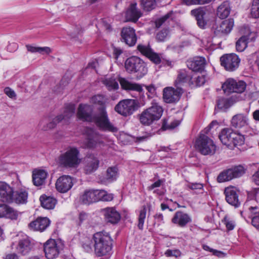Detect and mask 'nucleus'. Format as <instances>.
<instances>
[{"label":"nucleus","mask_w":259,"mask_h":259,"mask_svg":"<svg viewBox=\"0 0 259 259\" xmlns=\"http://www.w3.org/2000/svg\"><path fill=\"white\" fill-rule=\"evenodd\" d=\"M222 223L225 225L228 231L233 230L236 226L235 222L227 216L224 217L222 220Z\"/></svg>","instance_id":"47"},{"label":"nucleus","mask_w":259,"mask_h":259,"mask_svg":"<svg viewBox=\"0 0 259 259\" xmlns=\"http://www.w3.org/2000/svg\"><path fill=\"white\" fill-rule=\"evenodd\" d=\"M195 146L202 155H213L216 150V146L213 141L204 134H201L196 141Z\"/></svg>","instance_id":"8"},{"label":"nucleus","mask_w":259,"mask_h":259,"mask_svg":"<svg viewBox=\"0 0 259 259\" xmlns=\"http://www.w3.org/2000/svg\"><path fill=\"white\" fill-rule=\"evenodd\" d=\"M60 242L55 240H48L44 245L46 257L48 259H53L57 257L60 253Z\"/></svg>","instance_id":"12"},{"label":"nucleus","mask_w":259,"mask_h":259,"mask_svg":"<svg viewBox=\"0 0 259 259\" xmlns=\"http://www.w3.org/2000/svg\"><path fill=\"white\" fill-rule=\"evenodd\" d=\"M26 47L27 51L32 53L37 52L42 54H49L51 52V49L47 47H37L29 45H26Z\"/></svg>","instance_id":"39"},{"label":"nucleus","mask_w":259,"mask_h":259,"mask_svg":"<svg viewBox=\"0 0 259 259\" xmlns=\"http://www.w3.org/2000/svg\"><path fill=\"white\" fill-rule=\"evenodd\" d=\"M226 200L230 204L236 207L240 205V202L238 199V195L235 188L231 187H227L225 189Z\"/></svg>","instance_id":"18"},{"label":"nucleus","mask_w":259,"mask_h":259,"mask_svg":"<svg viewBox=\"0 0 259 259\" xmlns=\"http://www.w3.org/2000/svg\"><path fill=\"white\" fill-rule=\"evenodd\" d=\"M192 75L188 74L185 70H181L179 71L178 77L175 81V84L178 86L180 84L188 82L191 83Z\"/></svg>","instance_id":"37"},{"label":"nucleus","mask_w":259,"mask_h":259,"mask_svg":"<svg viewBox=\"0 0 259 259\" xmlns=\"http://www.w3.org/2000/svg\"><path fill=\"white\" fill-rule=\"evenodd\" d=\"M94 251L98 256L109 254L112 249V239L109 233L101 231L96 233L93 236Z\"/></svg>","instance_id":"4"},{"label":"nucleus","mask_w":259,"mask_h":259,"mask_svg":"<svg viewBox=\"0 0 259 259\" xmlns=\"http://www.w3.org/2000/svg\"><path fill=\"white\" fill-rule=\"evenodd\" d=\"M39 200L41 206L48 209H53L56 204L57 200L53 197L42 195L40 197Z\"/></svg>","instance_id":"36"},{"label":"nucleus","mask_w":259,"mask_h":259,"mask_svg":"<svg viewBox=\"0 0 259 259\" xmlns=\"http://www.w3.org/2000/svg\"><path fill=\"white\" fill-rule=\"evenodd\" d=\"M206 60L202 57H195L187 61V66L193 71H200L204 69Z\"/></svg>","instance_id":"21"},{"label":"nucleus","mask_w":259,"mask_h":259,"mask_svg":"<svg viewBox=\"0 0 259 259\" xmlns=\"http://www.w3.org/2000/svg\"><path fill=\"white\" fill-rule=\"evenodd\" d=\"M4 92L9 97L11 98H15L16 96L15 92L9 87H7L4 89Z\"/></svg>","instance_id":"56"},{"label":"nucleus","mask_w":259,"mask_h":259,"mask_svg":"<svg viewBox=\"0 0 259 259\" xmlns=\"http://www.w3.org/2000/svg\"><path fill=\"white\" fill-rule=\"evenodd\" d=\"M234 26V21L229 19L222 22L216 28L214 33L217 35L227 34L230 32Z\"/></svg>","instance_id":"23"},{"label":"nucleus","mask_w":259,"mask_h":259,"mask_svg":"<svg viewBox=\"0 0 259 259\" xmlns=\"http://www.w3.org/2000/svg\"><path fill=\"white\" fill-rule=\"evenodd\" d=\"M121 41L125 42L130 47L135 45L137 37L135 33V30L131 27H125L122 28L121 31Z\"/></svg>","instance_id":"14"},{"label":"nucleus","mask_w":259,"mask_h":259,"mask_svg":"<svg viewBox=\"0 0 259 259\" xmlns=\"http://www.w3.org/2000/svg\"><path fill=\"white\" fill-rule=\"evenodd\" d=\"M142 13L137 8V4H131L126 10L125 13V19L126 21L136 22L142 16Z\"/></svg>","instance_id":"20"},{"label":"nucleus","mask_w":259,"mask_h":259,"mask_svg":"<svg viewBox=\"0 0 259 259\" xmlns=\"http://www.w3.org/2000/svg\"><path fill=\"white\" fill-rule=\"evenodd\" d=\"M221 64L228 71H234L239 65L240 59L235 54H228L220 58Z\"/></svg>","instance_id":"10"},{"label":"nucleus","mask_w":259,"mask_h":259,"mask_svg":"<svg viewBox=\"0 0 259 259\" xmlns=\"http://www.w3.org/2000/svg\"><path fill=\"white\" fill-rule=\"evenodd\" d=\"M252 180L256 185H259V168L252 176Z\"/></svg>","instance_id":"61"},{"label":"nucleus","mask_w":259,"mask_h":259,"mask_svg":"<svg viewBox=\"0 0 259 259\" xmlns=\"http://www.w3.org/2000/svg\"><path fill=\"white\" fill-rule=\"evenodd\" d=\"M230 170L232 172L231 175L233 179L241 176L245 172L244 167L241 165H238L231 168Z\"/></svg>","instance_id":"46"},{"label":"nucleus","mask_w":259,"mask_h":259,"mask_svg":"<svg viewBox=\"0 0 259 259\" xmlns=\"http://www.w3.org/2000/svg\"><path fill=\"white\" fill-rule=\"evenodd\" d=\"M91 101L93 103L103 105L105 102L104 97L101 95H95L91 99Z\"/></svg>","instance_id":"52"},{"label":"nucleus","mask_w":259,"mask_h":259,"mask_svg":"<svg viewBox=\"0 0 259 259\" xmlns=\"http://www.w3.org/2000/svg\"><path fill=\"white\" fill-rule=\"evenodd\" d=\"M136 101L133 99H125L120 101L115 107V110L124 116H129L136 110Z\"/></svg>","instance_id":"11"},{"label":"nucleus","mask_w":259,"mask_h":259,"mask_svg":"<svg viewBox=\"0 0 259 259\" xmlns=\"http://www.w3.org/2000/svg\"><path fill=\"white\" fill-rule=\"evenodd\" d=\"M165 255L167 257L175 256L178 257L181 256V252L178 249L170 250L168 249L165 252Z\"/></svg>","instance_id":"53"},{"label":"nucleus","mask_w":259,"mask_h":259,"mask_svg":"<svg viewBox=\"0 0 259 259\" xmlns=\"http://www.w3.org/2000/svg\"><path fill=\"white\" fill-rule=\"evenodd\" d=\"M247 116L244 114L240 113L233 116L231 124L235 128H240L247 125Z\"/></svg>","instance_id":"29"},{"label":"nucleus","mask_w":259,"mask_h":259,"mask_svg":"<svg viewBox=\"0 0 259 259\" xmlns=\"http://www.w3.org/2000/svg\"><path fill=\"white\" fill-rule=\"evenodd\" d=\"M98 190L85 191L80 197V201L85 204L98 201Z\"/></svg>","instance_id":"28"},{"label":"nucleus","mask_w":259,"mask_h":259,"mask_svg":"<svg viewBox=\"0 0 259 259\" xmlns=\"http://www.w3.org/2000/svg\"><path fill=\"white\" fill-rule=\"evenodd\" d=\"M93 108L91 105L80 104L77 116L83 121L94 122L100 129L104 131L116 132L118 129L109 120L105 107L99 109V112L93 116Z\"/></svg>","instance_id":"1"},{"label":"nucleus","mask_w":259,"mask_h":259,"mask_svg":"<svg viewBox=\"0 0 259 259\" xmlns=\"http://www.w3.org/2000/svg\"><path fill=\"white\" fill-rule=\"evenodd\" d=\"M212 254L213 255H215L219 257H224L225 255V254L223 252L216 249H213Z\"/></svg>","instance_id":"64"},{"label":"nucleus","mask_w":259,"mask_h":259,"mask_svg":"<svg viewBox=\"0 0 259 259\" xmlns=\"http://www.w3.org/2000/svg\"><path fill=\"white\" fill-rule=\"evenodd\" d=\"M137 49L154 63L158 64L161 62V60L159 55L154 52L149 44L147 45L140 44L137 46Z\"/></svg>","instance_id":"15"},{"label":"nucleus","mask_w":259,"mask_h":259,"mask_svg":"<svg viewBox=\"0 0 259 259\" xmlns=\"http://www.w3.org/2000/svg\"><path fill=\"white\" fill-rule=\"evenodd\" d=\"M28 193L26 189L23 187L20 181L19 188L14 190L13 203L17 204H25L28 201Z\"/></svg>","instance_id":"16"},{"label":"nucleus","mask_w":259,"mask_h":259,"mask_svg":"<svg viewBox=\"0 0 259 259\" xmlns=\"http://www.w3.org/2000/svg\"><path fill=\"white\" fill-rule=\"evenodd\" d=\"M206 78L204 75L193 73L192 75L190 84L201 86L204 84Z\"/></svg>","instance_id":"38"},{"label":"nucleus","mask_w":259,"mask_h":259,"mask_svg":"<svg viewBox=\"0 0 259 259\" xmlns=\"http://www.w3.org/2000/svg\"><path fill=\"white\" fill-rule=\"evenodd\" d=\"M163 110L162 107L157 102L153 101L151 106L144 110L140 115V121L145 125H149L161 117Z\"/></svg>","instance_id":"6"},{"label":"nucleus","mask_w":259,"mask_h":259,"mask_svg":"<svg viewBox=\"0 0 259 259\" xmlns=\"http://www.w3.org/2000/svg\"><path fill=\"white\" fill-rule=\"evenodd\" d=\"M19 185L20 180L18 178L13 181L11 185L5 182L0 181V197L2 201L12 203L14 190L19 188Z\"/></svg>","instance_id":"7"},{"label":"nucleus","mask_w":259,"mask_h":259,"mask_svg":"<svg viewBox=\"0 0 259 259\" xmlns=\"http://www.w3.org/2000/svg\"><path fill=\"white\" fill-rule=\"evenodd\" d=\"M231 172L230 169L223 171L218 176L217 178L218 181L219 183H222L232 180L233 178L231 175Z\"/></svg>","instance_id":"42"},{"label":"nucleus","mask_w":259,"mask_h":259,"mask_svg":"<svg viewBox=\"0 0 259 259\" xmlns=\"http://www.w3.org/2000/svg\"><path fill=\"white\" fill-rule=\"evenodd\" d=\"M168 31L167 29H163L157 33L156 39L158 41H164L168 37Z\"/></svg>","instance_id":"51"},{"label":"nucleus","mask_w":259,"mask_h":259,"mask_svg":"<svg viewBox=\"0 0 259 259\" xmlns=\"http://www.w3.org/2000/svg\"><path fill=\"white\" fill-rule=\"evenodd\" d=\"M171 222L181 227H184L191 222V219L188 214L182 211H178L175 213Z\"/></svg>","instance_id":"22"},{"label":"nucleus","mask_w":259,"mask_h":259,"mask_svg":"<svg viewBox=\"0 0 259 259\" xmlns=\"http://www.w3.org/2000/svg\"><path fill=\"white\" fill-rule=\"evenodd\" d=\"M98 201L102 200L104 201H111L113 198L112 194H108L104 190H98Z\"/></svg>","instance_id":"45"},{"label":"nucleus","mask_w":259,"mask_h":259,"mask_svg":"<svg viewBox=\"0 0 259 259\" xmlns=\"http://www.w3.org/2000/svg\"><path fill=\"white\" fill-rule=\"evenodd\" d=\"M87 138L85 142L87 148H93L96 146L100 141V136L98 133L92 128L87 130Z\"/></svg>","instance_id":"26"},{"label":"nucleus","mask_w":259,"mask_h":259,"mask_svg":"<svg viewBox=\"0 0 259 259\" xmlns=\"http://www.w3.org/2000/svg\"><path fill=\"white\" fill-rule=\"evenodd\" d=\"M125 68L128 73H138L140 77L147 73V69L144 62L139 57L133 56L126 59Z\"/></svg>","instance_id":"9"},{"label":"nucleus","mask_w":259,"mask_h":259,"mask_svg":"<svg viewBox=\"0 0 259 259\" xmlns=\"http://www.w3.org/2000/svg\"><path fill=\"white\" fill-rule=\"evenodd\" d=\"M58 165L66 169L75 168L81 163L80 151L74 146L67 147L57 158Z\"/></svg>","instance_id":"3"},{"label":"nucleus","mask_w":259,"mask_h":259,"mask_svg":"<svg viewBox=\"0 0 259 259\" xmlns=\"http://www.w3.org/2000/svg\"><path fill=\"white\" fill-rule=\"evenodd\" d=\"M48 174L44 170H35L33 172L32 181L34 185L39 186L43 185L47 177Z\"/></svg>","instance_id":"30"},{"label":"nucleus","mask_w":259,"mask_h":259,"mask_svg":"<svg viewBox=\"0 0 259 259\" xmlns=\"http://www.w3.org/2000/svg\"><path fill=\"white\" fill-rule=\"evenodd\" d=\"M182 90L181 88L177 87L175 89L172 87H166L163 90V98L166 103H175L180 99L182 94Z\"/></svg>","instance_id":"13"},{"label":"nucleus","mask_w":259,"mask_h":259,"mask_svg":"<svg viewBox=\"0 0 259 259\" xmlns=\"http://www.w3.org/2000/svg\"><path fill=\"white\" fill-rule=\"evenodd\" d=\"M106 221L111 224H116L120 220L119 213L113 207L106 208L102 210Z\"/></svg>","instance_id":"25"},{"label":"nucleus","mask_w":259,"mask_h":259,"mask_svg":"<svg viewBox=\"0 0 259 259\" xmlns=\"http://www.w3.org/2000/svg\"><path fill=\"white\" fill-rule=\"evenodd\" d=\"M32 245L28 238L20 240L17 250L18 253L22 254H27L32 249Z\"/></svg>","instance_id":"33"},{"label":"nucleus","mask_w":259,"mask_h":259,"mask_svg":"<svg viewBox=\"0 0 259 259\" xmlns=\"http://www.w3.org/2000/svg\"><path fill=\"white\" fill-rule=\"evenodd\" d=\"M119 83L121 88L125 90L135 91L139 92L142 91V86L136 83L131 82L124 78H119Z\"/></svg>","instance_id":"31"},{"label":"nucleus","mask_w":259,"mask_h":259,"mask_svg":"<svg viewBox=\"0 0 259 259\" xmlns=\"http://www.w3.org/2000/svg\"><path fill=\"white\" fill-rule=\"evenodd\" d=\"M248 209L250 211V213H252L254 216L257 215L258 214H255L254 212L259 211V207L255 206H250L248 207Z\"/></svg>","instance_id":"63"},{"label":"nucleus","mask_w":259,"mask_h":259,"mask_svg":"<svg viewBox=\"0 0 259 259\" xmlns=\"http://www.w3.org/2000/svg\"><path fill=\"white\" fill-rule=\"evenodd\" d=\"M189 188L193 190L202 189L203 188V185L200 183L191 184L189 186Z\"/></svg>","instance_id":"62"},{"label":"nucleus","mask_w":259,"mask_h":259,"mask_svg":"<svg viewBox=\"0 0 259 259\" xmlns=\"http://www.w3.org/2000/svg\"><path fill=\"white\" fill-rule=\"evenodd\" d=\"M255 214H258L257 215L252 216V225L256 229L259 230V211L254 212Z\"/></svg>","instance_id":"54"},{"label":"nucleus","mask_w":259,"mask_h":259,"mask_svg":"<svg viewBox=\"0 0 259 259\" xmlns=\"http://www.w3.org/2000/svg\"><path fill=\"white\" fill-rule=\"evenodd\" d=\"M232 143L231 147L232 146H236L238 145H242L244 142V136L238 133L234 132L232 135Z\"/></svg>","instance_id":"40"},{"label":"nucleus","mask_w":259,"mask_h":259,"mask_svg":"<svg viewBox=\"0 0 259 259\" xmlns=\"http://www.w3.org/2000/svg\"><path fill=\"white\" fill-rule=\"evenodd\" d=\"M259 191V188L253 189L250 191L248 192V198L250 200L255 198L256 194Z\"/></svg>","instance_id":"57"},{"label":"nucleus","mask_w":259,"mask_h":259,"mask_svg":"<svg viewBox=\"0 0 259 259\" xmlns=\"http://www.w3.org/2000/svg\"><path fill=\"white\" fill-rule=\"evenodd\" d=\"M233 131L230 128H224L219 135V138L222 143L228 147H231L232 135Z\"/></svg>","instance_id":"32"},{"label":"nucleus","mask_w":259,"mask_h":259,"mask_svg":"<svg viewBox=\"0 0 259 259\" xmlns=\"http://www.w3.org/2000/svg\"><path fill=\"white\" fill-rule=\"evenodd\" d=\"M7 208L5 217L11 220H16L19 215L18 212L9 206H7Z\"/></svg>","instance_id":"48"},{"label":"nucleus","mask_w":259,"mask_h":259,"mask_svg":"<svg viewBox=\"0 0 259 259\" xmlns=\"http://www.w3.org/2000/svg\"><path fill=\"white\" fill-rule=\"evenodd\" d=\"M75 110V106L74 104H67L65 107L63 113L57 116L51 121L47 123L45 120H42L40 122L41 129L44 131L53 129L61 121L67 124L70 118L74 114Z\"/></svg>","instance_id":"5"},{"label":"nucleus","mask_w":259,"mask_h":259,"mask_svg":"<svg viewBox=\"0 0 259 259\" xmlns=\"http://www.w3.org/2000/svg\"><path fill=\"white\" fill-rule=\"evenodd\" d=\"M7 206L5 204H0V218L5 217L7 210Z\"/></svg>","instance_id":"59"},{"label":"nucleus","mask_w":259,"mask_h":259,"mask_svg":"<svg viewBox=\"0 0 259 259\" xmlns=\"http://www.w3.org/2000/svg\"><path fill=\"white\" fill-rule=\"evenodd\" d=\"M180 123V121L179 120H174L172 121L170 123L168 124L167 120L165 119H164L163 120V123L162 125V128H163L164 130H167V129H173L177 126H178Z\"/></svg>","instance_id":"50"},{"label":"nucleus","mask_w":259,"mask_h":259,"mask_svg":"<svg viewBox=\"0 0 259 259\" xmlns=\"http://www.w3.org/2000/svg\"><path fill=\"white\" fill-rule=\"evenodd\" d=\"M173 11H171L167 13L164 16L161 17V18L158 19L155 21V25L157 28H159L162 24L164 23L166 20L170 18L173 14Z\"/></svg>","instance_id":"49"},{"label":"nucleus","mask_w":259,"mask_h":259,"mask_svg":"<svg viewBox=\"0 0 259 259\" xmlns=\"http://www.w3.org/2000/svg\"><path fill=\"white\" fill-rule=\"evenodd\" d=\"M50 221L47 218H39L29 224V227L34 231L42 232L49 227Z\"/></svg>","instance_id":"24"},{"label":"nucleus","mask_w":259,"mask_h":259,"mask_svg":"<svg viewBox=\"0 0 259 259\" xmlns=\"http://www.w3.org/2000/svg\"><path fill=\"white\" fill-rule=\"evenodd\" d=\"M146 208L144 206L140 211V213L138 218V227L139 229L143 230L145 219L146 215Z\"/></svg>","instance_id":"44"},{"label":"nucleus","mask_w":259,"mask_h":259,"mask_svg":"<svg viewBox=\"0 0 259 259\" xmlns=\"http://www.w3.org/2000/svg\"><path fill=\"white\" fill-rule=\"evenodd\" d=\"M191 13L195 17L198 26L204 28L207 23L206 11L203 8H199L192 10Z\"/></svg>","instance_id":"27"},{"label":"nucleus","mask_w":259,"mask_h":259,"mask_svg":"<svg viewBox=\"0 0 259 259\" xmlns=\"http://www.w3.org/2000/svg\"><path fill=\"white\" fill-rule=\"evenodd\" d=\"M84 170L86 174H91L97 169L99 160L96 155L89 154L85 159Z\"/></svg>","instance_id":"19"},{"label":"nucleus","mask_w":259,"mask_h":259,"mask_svg":"<svg viewBox=\"0 0 259 259\" xmlns=\"http://www.w3.org/2000/svg\"><path fill=\"white\" fill-rule=\"evenodd\" d=\"M104 84L108 88V90H117L119 85L117 81L113 78H106L104 80Z\"/></svg>","instance_id":"43"},{"label":"nucleus","mask_w":259,"mask_h":259,"mask_svg":"<svg viewBox=\"0 0 259 259\" xmlns=\"http://www.w3.org/2000/svg\"><path fill=\"white\" fill-rule=\"evenodd\" d=\"M56 188L61 193H66L73 186L72 178L68 175H63L59 177L56 182Z\"/></svg>","instance_id":"17"},{"label":"nucleus","mask_w":259,"mask_h":259,"mask_svg":"<svg viewBox=\"0 0 259 259\" xmlns=\"http://www.w3.org/2000/svg\"><path fill=\"white\" fill-rule=\"evenodd\" d=\"M251 15L252 17L256 18L259 17V8L254 5H252L251 9Z\"/></svg>","instance_id":"55"},{"label":"nucleus","mask_w":259,"mask_h":259,"mask_svg":"<svg viewBox=\"0 0 259 259\" xmlns=\"http://www.w3.org/2000/svg\"><path fill=\"white\" fill-rule=\"evenodd\" d=\"M88 219V215L85 212H80L79 215V223L81 224Z\"/></svg>","instance_id":"60"},{"label":"nucleus","mask_w":259,"mask_h":259,"mask_svg":"<svg viewBox=\"0 0 259 259\" xmlns=\"http://www.w3.org/2000/svg\"><path fill=\"white\" fill-rule=\"evenodd\" d=\"M230 13V4L228 1H225L218 8L217 14L220 18L223 19L226 18Z\"/></svg>","instance_id":"34"},{"label":"nucleus","mask_w":259,"mask_h":259,"mask_svg":"<svg viewBox=\"0 0 259 259\" xmlns=\"http://www.w3.org/2000/svg\"><path fill=\"white\" fill-rule=\"evenodd\" d=\"M118 176V169L116 167H110L106 171V179L110 181L115 180Z\"/></svg>","instance_id":"41"},{"label":"nucleus","mask_w":259,"mask_h":259,"mask_svg":"<svg viewBox=\"0 0 259 259\" xmlns=\"http://www.w3.org/2000/svg\"><path fill=\"white\" fill-rule=\"evenodd\" d=\"M254 34L253 32H250L247 35L241 36L236 43V50L238 52H243L247 46L248 40H252V38L250 37V35H254Z\"/></svg>","instance_id":"35"},{"label":"nucleus","mask_w":259,"mask_h":259,"mask_svg":"<svg viewBox=\"0 0 259 259\" xmlns=\"http://www.w3.org/2000/svg\"><path fill=\"white\" fill-rule=\"evenodd\" d=\"M163 183V180H158L156 182H154L153 184L151 185L149 187H148V189L149 190H152L155 188L159 187L161 184Z\"/></svg>","instance_id":"58"},{"label":"nucleus","mask_w":259,"mask_h":259,"mask_svg":"<svg viewBox=\"0 0 259 259\" xmlns=\"http://www.w3.org/2000/svg\"><path fill=\"white\" fill-rule=\"evenodd\" d=\"M246 84L243 81H237L234 79L229 78L222 84V89L225 93H236L228 98H222L218 102V106L220 109H227L237 102L252 98V93L241 95L246 89Z\"/></svg>","instance_id":"2"}]
</instances>
